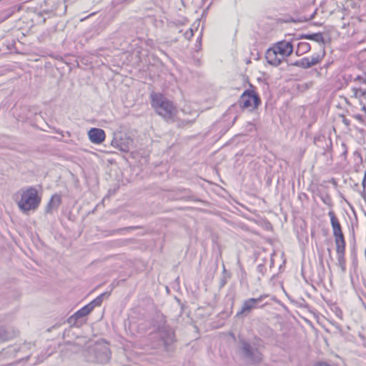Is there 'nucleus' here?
Wrapping results in <instances>:
<instances>
[{"instance_id": "c85d7f7f", "label": "nucleus", "mask_w": 366, "mask_h": 366, "mask_svg": "<svg viewBox=\"0 0 366 366\" xmlns=\"http://www.w3.org/2000/svg\"><path fill=\"white\" fill-rule=\"evenodd\" d=\"M264 269V265H262V264H259V265H258V267H257V269H258V271H259L260 273H262V274H263V269Z\"/></svg>"}, {"instance_id": "a878e982", "label": "nucleus", "mask_w": 366, "mask_h": 366, "mask_svg": "<svg viewBox=\"0 0 366 366\" xmlns=\"http://www.w3.org/2000/svg\"><path fill=\"white\" fill-rule=\"evenodd\" d=\"M354 117L361 123H365L364 118L361 114H355Z\"/></svg>"}, {"instance_id": "7c9ffc66", "label": "nucleus", "mask_w": 366, "mask_h": 366, "mask_svg": "<svg viewBox=\"0 0 366 366\" xmlns=\"http://www.w3.org/2000/svg\"><path fill=\"white\" fill-rule=\"evenodd\" d=\"M343 122H345V124H346L347 125L349 124V122L347 120V119H344Z\"/></svg>"}, {"instance_id": "39448f33", "label": "nucleus", "mask_w": 366, "mask_h": 366, "mask_svg": "<svg viewBox=\"0 0 366 366\" xmlns=\"http://www.w3.org/2000/svg\"><path fill=\"white\" fill-rule=\"evenodd\" d=\"M267 295H260L257 298H249L245 300L242 305L239 312H237L236 317H243L247 316L253 310L257 308H263L265 304L259 305L263 300L267 297Z\"/></svg>"}, {"instance_id": "20e7f679", "label": "nucleus", "mask_w": 366, "mask_h": 366, "mask_svg": "<svg viewBox=\"0 0 366 366\" xmlns=\"http://www.w3.org/2000/svg\"><path fill=\"white\" fill-rule=\"evenodd\" d=\"M89 352L94 353V357H88L91 362H97L101 364L107 363L110 358L109 347L102 343L95 344L89 350Z\"/></svg>"}, {"instance_id": "f8f14e48", "label": "nucleus", "mask_w": 366, "mask_h": 366, "mask_svg": "<svg viewBox=\"0 0 366 366\" xmlns=\"http://www.w3.org/2000/svg\"><path fill=\"white\" fill-rule=\"evenodd\" d=\"M89 140L94 144H101L105 139V132L102 129L92 128L88 132Z\"/></svg>"}, {"instance_id": "423d86ee", "label": "nucleus", "mask_w": 366, "mask_h": 366, "mask_svg": "<svg viewBox=\"0 0 366 366\" xmlns=\"http://www.w3.org/2000/svg\"><path fill=\"white\" fill-rule=\"evenodd\" d=\"M260 104L259 96L253 91L247 89L240 97L239 104L242 108H257Z\"/></svg>"}, {"instance_id": "b1692460", "label": "nucleus", "mask_w": 366, "mask_h": 366, "mask_svg": "<svg viewBox=\"0 0 366 366\" xmlns=\"http://www.w3.org/2000/svg\"><path fill=\"white\" fill-rule=\"evenodd\" d=\"M346 11L344 9L342 11H339V12L341 13V14L342 15V20L344 21L345 19V12ZM350 26V23H346L345 21H342V23L341 24L340 26L342 28V29H345L347 26Z\"/></svg>"}, {"instance_id": "a211bd4d", "label": "nucleus", "mask_w": 366, "mask_h": 366, "mask_svg": "<svg viewBox=\"0 0 366 366\" xmlns=\"http://www.w3.org/2000/svg\"><path fill=\"white\" fill-rule=\"evenodd\" d=\"M293 65L300 67V68H302V69H308L312 66L308 57H305V58H302V59L295 61L293 64Z\"/></svg>"}, {"instance_id": "f03ea898", "label": "nucleus", "mask_w": 366, "mask_h": 366, "mask_svg": "<svg viewBox=\"0 0 366 366\" xmlns=\"http://www.w3.org/2000/svg\"><path fill=\"white\" fill-rule=\"evenodd\" d=\"M293 51L292 44L286 41L276 43L272 48L267 49L265 58L268 64L277 66L283 60L292 54Z\"/></svg>"}, {"instance_id": "5701e85b", "label": "nucleus", "mask_w": 366, "mask_h": 366, "mask_svg": "<svg viewBox=\"0 0 366 366\" xmlns=\"http://www.w3.org/2000/svg\"><path fill=\"white\" fill-rule=\"evenodd\" d=\"M194 35V29L192 28L189 29L184 33V36L187 39H190Z\"/></svg>"}, {"instance_id": "9d476101", "label": "nucleus", "mask_w": 366, "mask_h": 366, "mask_svg": "<svg viewBox=\"0 0 366 366\" xmlns=\"http://www.w3.org/2000/svg\"><path fill=\"white\" fill-rule=\"evenodd\" d=\"M157 335L160 337L164 345H170L174 339V331L167 325H163L159 327Z\"/></svg>"}, {"instance_id": "6e6552de", "label": "nucleus", "mask_w": 366, "mask_h": 366, "mask_svg": "<svg viewBox=\"0 0 366 366\" xmlns=\"http://www.w3.org/2000/svg\"><path fill=\"white\" fill-rule=\"evenodd\" d=\"M328 215L330 218L331 226L332 228V233L335 237V244L346 243L345 240L344 234L342 231L340 223L335 216V212L331 210L329 212Z\"/></svg>"}, {"instance_id": "f3484780", "label": "nucleus", "mask_w": 366, "mask_h": 366, "mask_svg": "<svg viewBox=\"0 0 366 366\" xmlns=\"http://www.w3.org/2000/svg\"><path fill=\"white\" fill-rule=\"evenodd\" d=\"M302 38L313 40L315 41L322 43V44H324V38L322 33H315L312 34L304 35L302 36Z\"/></svg>"}, {"instance_id": "4468645a", "label": "nucleus", "mask_w": 366, "mask_h": 366, "mask_svg": "<svg viewBox=\"0 0 366 366\" xmlns=\"http://www.w3.org/2000/svg\"><path fill=\"white\" fill-rule=\"evenodd\" d=\"M92 306H89L88 305H85L77 312H76L71 318H74L76 320H79L83 317L89 315L92 310L91 309Z\"/></svg>"}, {"instance_id": "dca6fc26", "label": "nucleus", "mask_w": 366, "mask_h": 366, "mask_svg": "<svg viewBox=\"0 0 366 366\" xmlns=\"http://www.w3.org/2000/svg\"><path fill=\"white\" fill-rule=\"evenodd\" d=\"M108 297L109 294L107 292L102 293L100 295H99L97 297H96L94 300H92L91 302L88 304L89 306H92L91 309L93 310L95 307H99L102 305L103 299L104 297Z\"/></svg>"}, {"instance_id": "393cba45", "label": "nucleus", "mask_w": 366, "mask_h": 366, "mask_svg": "<svg viewBox=\"0 0 366 366\" xmlns=\"http://www.w3.org/2000/svg\"><path fill=\"white\" fill-rule=\"evenodd\" d=\"M354 81H358L360 84H366V79L358 75L355 78H354Z\"/></svg>"}, {"instance_id": "9b49d317", "label": "nucleus", "mask_w": 366, "mask_h": 366, "mask_svg": "<svg viewBox=\"0 0 366 366\" xmlns=\"http://www.w3.org/2000/svg\"><path fill=\"white\" fill-rule=\"evenodd\" d=\"M337 264L342 272L346 270V260L345 257L346 243L335 244Z\"/></svg>"}, {"instance_id": "2eb2a0df", "label": "nucleus", "mask_w": 366, "mask_h": 366, "mask_svg": "<svg viewBox=\"0 0 366 366\" xmlns=\"http://www.w3.org/2000/svg\"><path fill=\"white\" fill-rule=\"evenodd\" d=\"M310 44L307 42H300L297 45L296 54L297 56H301L310 50Z\"/></svg>"}, {"instance_id": "c756f323", "label": "nucleus", "mask_w": 366, "mask_h": 366, "mask_svg": "<svg viewBox=\"0 0 366 366\" xmlns=\"http://www.w3.org/2000/svg\"><path fill=\"white\" fill-rule=\"evenodd\" d=\"M316 366H330V365L325 362H320V363L317 364Z\"/></svg>"}, {"instance_id": "cd10ccee", "label": "nucleus", "mask_w": 366, "mask_h": 366, "mask_svg": "<svg viewBox=\"0 0 366 366\" xmlns=\"http://www.w3.org/2000/svg\"><path fill=\"white\" fill-rule=\"evenodd\" d=\"M322 199L325 204L330 205L331 207L332 206V200H330V199L328 197Z\"/></svg>"}, {"instance_id": "6ab92c4d", "label": "nucleus", "mask_w": 366, "mask_h": 366, "mask_svg": "<svg viewBox=\"0 0 366 366\" xmlns=\"http://www.w3.org/2000/svg\"><path fill=\"white\" fill-rule=\"evenodd\" d=\"M20 350V347L16 346H10L8 347L6 349L3 350L1 352V355H4L6 354H9L11 355L15 356L16 353Z\"/></svg>"}, {"instance_id": "f257e3e1", "label": "nucleus", "mask_w": 366, "mask_h": 366, "mask_svg": "<svg viewBox=\"0 0 366 366\" xmlns=\"http://www.w3.org/2000/svg\"><path fill=\"white\" fill-rule=\"evenodd\" d=\"M150 97L155 112L167 122H174L178 110L173 102L159 93H152Z\"/></svg>"}, {"instance_id": "4be33fe9", "label": "nucleus", "mask_w": 366, "mask_h": 366, "mask_svg": "<svg viewBox=\"0 0 366 366\" xmlns=\"http://www.w3.org/2000/svg\"><path fill=\"white\" fill-rule=\"evenodd\" d=\"M352 91H353L354 95L355 97L366 95V88L365 89H362V88H353Z\"/></svg>"}, {"instance_id": "aec40b11", "label": "nucleus", "mask_w": 366, "mask_h": 366, "mask_svg": "<svg viewBox=\"0 0 366 366\" xmlns=\"http://www.w3.org/2000/svg\"><path fill=\"white\" fill-rule=\"evenodd\" d=\"M12 335L4 327H0V342H4L11 338Z\"/></svg>"}, {"instance_id": "2f4dec72", "label": "nucleus", "mask_w": 366, "mask_h": 366, "mask_svg": "<svg viewBox=\"0 0 366 366\" xmlns=\"http://www.w3.org/2000/svg\"><path fill=\"white\" fill-rule=\"evenodd\" d=\"M362 109L363 111H365V113H366V106H363V107H362Z\"/></svg>"}, {"instance_id": "7ed1b4c3", "label": "nucleus", "mask_w": 366, "mask_h": 366, "mask_svg": "<svg viewBox=\"0 0 366 366\" xmlns=\"http://www.w3.org/2000/svg\"><path fill=\"white\" fill-rule=\"evenodd\" d=\"M21 198L17 202L19 209L26 213L38 208L41 202V197L36 188L30 187L20 191Z\"/></svg>"}, {"instance_id": "412c9836", "label": "nucleus", "mask_w": 366, "mask_h": 366, "mask_svg": "<svg viewBox=\"0 0 366 366\" xmlns=\"http://www.w3.org/2000/svg\"><path fill=\"white\" fill-rule=\"evenodd\" d=\"M324 54L320 55L318 54H313L311 58H309V61L310 62V64L312 66H315L320 62L323 57Z\"/></svg>"}, {"instance_id": "bb28decb", "label": "nucleus", "mask_w": 366, "mask_h": 366, "mask_svg": "<svg viewBox=\"0 0 366 366\" xmlns=\"http://www.w3.org/2000/svg\"><path fill=\"white\" fill-rule=\"evenodd\" d=\"M335 314H336L337 317H338L340 319H341V320L342 319L343 313L341 310L337 308L336 311H335Z\"/></svg>"}, {"instance_id": "1a4fd4ad", "label": "nucleus", "mask_w": 366, "mask_h": 366, "mask_svg": "<svg viewBox=\"0 0 366 366\" xmlns=\"http://www.w3.org/2000/svg\"><path fill=\"white\" fill-rule=\"evenodd\" d=\"M242 350L244 356L254 363H259L262 360V353L245 341L242 342Z\"/></svg>"}, {"instance_id": "ddd939ff", "label": "nucleus", "mask_w": 366, "mask_h": 366, "mask_svg": "<svg viewBox=\"0 0 366 366\" xmlns=\"http://www.w3.org/2000/svg\"><path fill=\"white\" fill-rule=\"evenodd\" d=\"M61 202V196L59 194H54L51 197L49 203L46 205L45 212L46 213H51L54 210H56Z\"/></svg>"}, {"instance_id": "0eeeda50", "label": "nucleus", "mask_w": 366, "mask_h": 366, "mask_svg": "<svg viewBox=\"0 0 366 366\" xmlns=\"http://www.w3.org/2000/svg\"><path fill=\"white\" fill-rule=\"evenodd\" d=\"M133 140L127 135L118 133L115 134L112 141V146L123 152H128L132 144Z\"/></svg>"}]
</instances>
